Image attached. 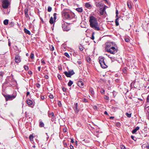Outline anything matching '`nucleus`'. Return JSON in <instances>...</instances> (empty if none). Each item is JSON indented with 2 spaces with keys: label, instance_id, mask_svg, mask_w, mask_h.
Instances as JSON below:
<instances>
[{
  "label": "nucleus",
  "instance_id": "1",
  "mask_svg": "<svg viewBox=\"0 0 149 149\" xmlns=\"http://www.w3.org/2000/svg\"><path fill=\"white\" fill-rule=\"evenodd\" d=\"M90 27L96 31H99L101 30L100 26L98 25L97 19L94 16L90 17L89 20Z\"/></svg>",
  "mask_w": 149,
  "mask_h": 149
},
{
  "label": "nucleus",
  "instance_id": "2",
  "mask_svg": "<svg viewBox=\"0 0 149 149\" xmlns=\"http://www.w3.org/2000/svg\"><path fill=\"white\" fill-rule=\"evenodd\" d=\"M61 14L62 17L65 19L69 20L72 18L69 13L67 12V10H63Z\"/></svg>",
  "mask_w": 149,
  "mask_h": 149
},
{
  "label": "nucleus",
  "instance_id": "3",
  "mask_svg": "<svg viewBox=\"0 0 149 149\" xmlns=\"http://www.w3.org/2000/svg\"><path fill=\"white\" fill-rule=\"evenodd\" d=\"M3 96L5 97V100L6 101L9 100L10 101L13 100L17 96V93H13L12 95H4Z\"/></svg>",
  "mask_w": 149,
  "mask_h": 149
},
{
  "label": "nucleus",
  "instance_id": "4",
  "mask_svg": "<svg viewBox=\"0 0 149 149\" xmlns=\"http://www.w3.org/2000/svg\"><path fill=\"white\" fill-rule=\"evenodd\" d=\"M118 50L117 47H112L110 49H107V52L110 53L112 54H115L116 53Z\"/></svg>",
  "mask_w": 149,
  "mask_h": 149
},
{
  "label": "nucleus",
  "instance_id": "5",
  "mask_svg": "<svg viewBox=\"0 0 149 149\" xmlns=\"http://www.w3.org/2000/svg\"><path fill=\"white\" fill-rule=\"evenodd\" d=\"M62 27L64 31H68L70 29V25L67 23H64L62 25Z\"/></svg>",
  "mask_w": 149,
  "mask_h": 149
},
{
  "label": "nucleus",
  "instance_id": "6",
  "mask_svg": "<svg viewBox=\"0 0 149 149\" xmlns=\"http://www.w3.org/2000/svg\"><path fill=\"white\" fill-rule=\"evenodd\" d=\"M9 4L8 0H4L2 2V7L4 9H6L8 8Z\"/></svg>",
  "mask_w": 149,
  "mask_h": 149
},
{
  "label": "nucleus",
  "instance_id": "7",
  "mask_svg": "<svg viewBox=\"0 0 149 149\" xmlns=\"http://www.w3.org/2000/svg\"><path fill=\"white\" fill-rule=\"evenodd\" d=\"M64 73L66 76L68 77H71V76L75 74L73 70L69 71L68 72H64Z\"/></svg>",
  "mask_w": 149,
  "mask_h": 149
},
{
  "label": "nucleus",
  "instance_id": "8",
  "mask_svg": "<svg viewBox=\"0 0 149 149\" xmlns=\"http://www.w3.org/2000/svg\"><path fill=\"white\" fill-rule=\"evenodd\" d=\"M21 59L20 56L19 55H17L15 56V61L16 63H19L21 62Z\"/></svg>",
  "mask_w": 149,
  "mask_h": 149
},
{
  "label": "nucleus",
  "instance_id": "9",
  "mask_svg": "<svg viewBox=\"0 0 149 149\" xmlns=\"http://www.w3.org/2000/svg\"><path fill=\"white\" fill-rule=\"evenodd\" d=\"M113 44L112 43H108L107 44L106 47H105V50L107 52L108 49H110L111 47H113Z\"/></svg>",
  "mask_w": 149,
  "mask_h": 149
},
{
  "label": "nucleus",
  "instance_id": "10",
  "mask_svg": "<svg viewBox=\"0 0 149 149\" xmlns=\"http://www.w3.org/2000/svg\"><path fill=\"white\" fill-rule=\"evenodd\" d=\"M77 85L81 88H83L84 87V84L83 82L81 81H78L77 83Z\"/></svg>",
  "mask_w": 149,
  "mask_h": 149
},
{
  "label": "nucleus",
  "instance_id": "11",
  "mask_svg": "<svg viewBox=\"0 0 149 149\" xmlns=\"http://www.w3.org/2000/svg\"><path fill=\"white\" fill-rule=\"evenodd\" d=\"M99 63L101 65L102 64H104L103 63H104V60L103 57H99Z\"/></svg>",
  "mask_w": 149,
  "mask_h": 149
},
{
  "label": "nucleus",
  "instance_id": "12",
  "mask_svg": "<svg viewBox=\"0 0 149 149\" xmlns=\"http://www.w3.org/2000/svg\"><path fill=\"white\" fill-rule=\"evenodd\" d=\"M29 11V9L28 8H26L24 9V13L25 14V17L26 18H28L29 17V15L28 13Z\"/></svg>",
  "mask_w": 149,
  "mask_h": 149
},
{
  "label": "nucleus",
  "instance_id": "13",
  "mask_svg": "<svg viewBox=\"0 0 149 149\" xmlns=\"http://www.w3.org/2000/svg\"><path fill=\"white\" fill-rule=\"evenodd\" d=\"M105 9V7H104L103 8H100V13L101 15H103Z\"/></svg>",
  "mask_w": 149,
  "mask_h": 149
},
{
  "label": "nucleus",
  "instance_id": "14",
  "mask_svg": "<svg viewBox=\"0 0 149 149\" xmlns=\"http://www.w3.org/2000/svg\"><path fill=\"white\" fill-rule=\"evenodd\" d=\"M74 109L76 113H77L79 111L78 109V103H76L75 104V107H74Z\"/></svg>",
  "mask_w": 149,
  "mask_h": 149
},
{
  "label": "nucleus",
  "instance_id": "15",
  "mask_svg": "<svg viewBox=\"0 0 149 149\" xmlns=\"http://www.w3.org/2000/svg\"><path fill=\"white\" fill-rule=\"evenodd\" d=\"M103 63L104 64H102L101 65V67L103 68H107V66L104 61Z\"/></svg>",
  "mask_w": 149,
  "mask_h": 149
},
{
  "label": "nucleus",
  "instance_id": "16",
  "mask_svg": "<svg viewBox=\"0 0 149 149\" xmlns=\"http://www.w3.org/2000/svg\"><path fill=\"white\" fill-rule=\"evenodd\" d=\"M26 102L28 105L31 106L33 104V102L30 99H27L26 100Z\"/></svg>",
  "mask_w": 149,
  "mask_h": 149
},
{
  "label": "nucleus",
  "instance_id": "17",
  "mask_svg": "<svg viewBox=\"0 0 149 149\" xmlns=\"http://www.w3.org/2000/svg\"><path fill=\"white\" fill-rule=\"evenodd\" d=\"M139 129V127L138 126H137L133 130L132 132L133 134H134Z\"/></svg>",
  "mask_w": 149,
  "mask_h": 149
},
{
  "label": "nucleus",
  "instance_id": "18",
  "mask_svg": "<svg viewBox=\"0 0 149 149\" xmlns=\"http://www.w3.org/2000/svg\"><path fill=\"white\" fill-rule=\"evenodd\" d=\"M54 18L52 17H51L49 21L50 23L51 24H52L54 23Z\"/></svg>",
  "mask_w": 149,
  "mask_h": 149
},
{
  "label": "nucleus",
  "instance_id": "19",
  "mask_svg": "<svg viewBox=\"0 0 149 149\" xmlns=\"http://www.w3.org/2000/svg\"><path fill=\"white\" fill-rule=\"evenodd\" d=\"M39 126L40 127H43L44 126V123L41 120H39Z\"/></svg>",
  "mask_w": 149,
  "mask_h": 149
},
{
  "label": "nucleus",
  "instance_id": "20",
  "mask_svg": "<svg viewBox=\"0 0 149 149\" xmlns=\"http://www.w3.org/2000/svg\"><path fill=\"white\" fill-rule=\"evenodd\" d=\"M24 32L26 34H28L29 35H31V32H30L29 30H28L27 29H26L25 28L24 29Z\"/></svg>",
  "mask_w": 149,
  "mask_h": 149
},
{
  "label": "nucleus",
  "instance_id": "21",
  "mask_svg": "<svg viewBox=\"0 0 149 149\" xmlns=\"http://www.w3.org/2000/svg\"><path fill=\"white\" fill-rule=\"evenodd\" d=\"M89 93L92 96L94 95V92L92 88H90L89 89Z\"/></svg>",
  "mask_w": 149,
  "mask_h": 149
},
{
  "label": "nucleus",
  "instance_id": "22",
  "mask_svg": "<svg viewBox=\"0 0 149 149\" xmlns=\"http://www.w3.org/2000/svg\"><path fill=\"white\" fill-rule=\"evenodd\" d=\"M96 4L97 7H100L102 6V4L100 2L97 3L96 2Z\"/></svg>",
  "mask_w": 149,
  "mask_h": 149
},
{
  "label": "nucleus",
  "instance_id": "23",
  "mask_svg": "<svg viewBox=\"0 0 149 149\" xmlns=\"http://www.w3.org/2000/svg\"><path fill=\"white\" fill-rule=\"evenodd\" d=\"M76 10L79 12H82L83 11V9L81 8H77Z\"/></svg>",
  "mask_w": 149,
  "mask_h": 149
},
{
  "label": "nucleus",
  "instance_id": "24",
  "mask_svg": "<svg viewBox=\"0 0 149 149\" xmlns=\"http://www.w3.org/2000/svg\"><path fill=\"white\" fill-rule=\"evenodd\" d=\"M118 17L116 18L115 20V23L116 26H118L119 25V24L118 22Z\"/></svg>",
  "mask_w": 149,
  "mask_h": 149
},
{
  "label": "nucleus",
  "instance_id": "25",
  "mask_svg": "<svg viewBox=\"0 0 149 149\" xmlns=\"http://www.w3.org/2000/svg\"><path fill=\"white\" fill-rule=\"evenodd\" d=\"M8 20L6 19L3 21V23L5 25H7L8 24Z\"/></svg>",
  "mask_w": 149,
  "mask_h": 149
},
{
  "label": "nucleus",
  "instance_id": "26",
  "mask_svg": "<svg viewBox=\"0 0 149 149\" xmlns=\"http://www.w3.org/2000/svg\"><path fill=\"white\" fill-rule=\"evenodd\" d=\"M50 50L51 51H53L54 50V47L52 45H50L49 46Z\"/></svg>",
  "mask_w": 149,
  "mask_h": 149
},
{
  "label": "nucleus",
  "instance_id": "27",
  "mask_svg": "<svg viewBox=\"0 0 149 149\" xmlns=\"http://www.w3.org/2000/svg\"><path fill=\"white\" fill-rule=\"evenodd\" d=\"M73 84V81H72L71 80H70L68 83V85L69 86H70L72 85Z\"/></svg>",
  "mask_w": 149,
  "mask_h": 149
},
{
  "label": "nucleus",
  "instance_id": "28",
  "mask_svg": "<svg viewBox=\"0 0 149 149\" xmlns=\"http://www.w3.org/2000/svg\"><path fill=\"white\" fill-rule=\"evenodd\" d=\"M115 125L116 126L118 127H120L121 125L120 123L118 122H116L115 123Z\"/></svg>",
  "mask_w": 149,
  "mask_h": 149
},
{
  "label": "nucleus",
  "instance_id": "29",
  "mask_svg": "<svg viewBox=\"0 0 149 149\" xmlns=\"http://www.w3.org/2000/svg\"><path fill=\"white\" fill-rule=\"evenodd\" d=\"M85 6L88 8L91 7V5L88 3H87L85 4Z\"/></svg>",
  "mask_w": 149,
  "mask_h": 149
},
{
  "label": "nucleus",
  "instance_id": "30",
  "mask_svg": "<svg viewBox=\"0 0 149 149\" xmlns=\"http://www.w3.org/2000/svg\"><path fill=\"white\" fill-rule=\"evenodd\" d=\"M79 49L81 51H83L84 50V47L83 46L81 45H80L79 46Z\"/></svg>",
  "mask_w": 149,
  "mask_h": 149
},
{
  "label": "nucleus",
  "instance_id": "31",
  "mask_svg": "<svg viewBox=\"0 0 149 149\" xmlns=\"http://www.w3.org/2000/svg\"><path fill=\"white\" fill-rule=\"evenodd\" d=\"M30 57L31 59H33L34 58V54L33 53H31L30 55Z\"/></svg>",
  "mask_w": 149,
  "mask_h": 149
},
{
  "label": "nucleus",
  "instance_id": "32",
  "mask_svg": "<svg viewBox=\"0 0 149 149\" xmlns=\"http://www.w3.org/2000/svg\"><path fill=\"white\" fill-rule=\"evenodd\" d=\"M56 15H57V14L56 13H54L53 15L54 18V22H55L56 20Z\"/></svg>",
  "mask_w": 149,
  "mask_h": 149
},
{
  "label": "nucleus",
  "instance_id": "33",
  "mask_svg": "<svg viewBox=\"0 0 149 149\" xmlns=\"http://www.w3.org/2000/svg\"><path fill=\"white\" fill-rule=\"evenodd\" d=\"M29 138L31 141H32L33 138V135L31 134L29 136Z\"/></svg>",
  "mask_w": 149,
  "mask_h": 149
},
{
  "label": "nucleus",
  "instance_id": "34",
  "mask_svg": "<svg viewBox=\"0 0 149 149\" xmlns=\"http://www.w3.org/2000/svg\"><path fill=\"white\" fill-rule=\"evenodd\" d=\"M4 74V73L3 72H0V77L1 78H2Z\"/></svg>",
  "mask_w": 149,
  "mask_h": 149
},
{
  "label": "nucleus",
  "instance_id": "35",
  "mask_svg": "<svg viewBox=\"0 0 149 149\" xmlns=\"http://www.w3.org/2000/svg\"><path fill=\"white\" fill-rule=\"evenodd\" d=\"M94 34H95V33L94 32L92 33V36H91V38L93 40H94L95 39V38H94Z\"/></svg>",
  "mask_w": 149,
  "mask_h": 149
},
{
  "label": "nucleus",
  "instance_id": "36",
  "mask_svg": "<svg viewBox=\"0 0 149 149\" xmlns=\"http://www.w3.org/2000/svg\"><path fill=\"white\" fill-rule=\"evenodd\" d=\"M127 5L129 8H132V6L131 3L128 2H127Z\"/></svg>",
  "mask_w": 149,
  "mask_h": 149
},
{
  "label": "nucleus",
  "instance_id": "37",
  "mask_svg": "<svg viewBox=\"0 0 149 149\" xmlns=\"http://www.w3.org/2000/svg\"><path fill=\"white\" fill-rule=\"evenodd\" d=\"M64 55L66 56L67 57L70 58V56L68 54L67 52H65L64 53Z\"/></svg>",
  "mask_w": 149,
  "mask_h": 149
},
{
  "label": "nucleus",
  "instance_id": "38",
  "mask_svg": "<svg viewBox=\"0 0 149 149\" xmlns=\"http://www.w3.org/2000/svg\"><path fill=\"white\" fill-rule=\"evenodd\" d=\"M52 10V8L50 6H49L48 8L47 11L49 12H50Z\"/></svg>",
  "mask_w": 149,
  "mask_h": 149
},
{
  "label": "nucleus",
  "instance_id": "39",
  "mask_svg": "<svg viewBox=\"0 0 149 149\" xmlns=\"http://www.w3.org/2000/svg\"><path fill=\"white\" fill-rule=\"evenodd\" d=\"M131 113H125V115L128 117V118H130L131 117Z\"/></svg>",
  "mask_w": 149,
  "mask_h": 149
},
{
  "label": "nucleus",
  "instance_id": "40",
  "mask_svg": "<svg viewBox=\"0 0 149 149\" xmlns=\"http://www.w3.org/2000/svg\"><path fill=\"white\" fill-rule=\"evenodd\" d=\"M63 146L65 147H67V144L66 142H65V141H63Z\"/></svg>",
  "mask_w": 149,
  "mask_h": 149
},
{
  "label": "nucleus",
  "instance_id": "41",
  "mask_svg": "<svg viewBox=\"0 0 149 149\" xmlns=\"http://www.w3.org/2000/svg\"><path fill=\"white\" fill-rule=\"evenodd\" d=\"M24 67L25 70H29V68L27 65H25Z\"/></svg>",
  "mask_w": 149,
  "mask_h": 149
},
{
  "label": "nucleus",
  "instance_id": "42",
  "mask_svg": "<svg viewBox=\"0 0 149 149\" xmlns=\"http://www.w3.org/2000/svg\"><path fill=\"white\" fill-rule=\"evenodd\" d=\"M125 41L127 42H129L130 41V39L128 38H125Z\"/></svg>",
  "mask_w": 149,
  "mask_h": 149
},
{
  "label": "nucleus",
  "instance_id": "43",
  "mask_svg": "<svg viewBox=\"0 0 149 149\" xmlns=\"http://www.w3.org/2000/svg\"><path fill=\"white\" fill-rule=\"evenodd\" d=\"M104 98L105 99L108 100H109V97L106 95L104 96Z\"/></svg>",
  "mask_w": 149,
  "mask_h": 149
},
{
  "label": "nucleus",
  "instance_id": "44",
  "mask_svg": "<svg viewBox=\"0 0 149 149\" xmlns=\"http://www.w3.org/2000/svg\"><path fill=\"white\" fill-rule=\"evenodd\" d=\"M100 92L102 94H104L105 93L104 90L103 89H102V90L100 91Z\"/></svg>",
  "mask_w": 149,
  "mask_h": 149
},
{
  "label": "nucleus",
  "instance_id": "45",
  "mask_svg": "<svg viewBox=\"0 0 149 149\" xmlns=\"http://www.w3.org/2000/svg\"><path fill=\"white\" fill-rule=\"evenodd\" d=\"M87 60L88 62L90 63L91 61V58L90 57L87 58Z\"/></svg>",
  "mask_w": 149,
  "mask_h": 149
},
{
  "label": "nucleus",
  "instance_id": "46",
  "mask_svg": "<svg viewBox=\"0 0 149 149\" xmlns=\"http://www.w3.org/2000/svg\"><path fill=\"white\" fill-rule=\"evenodd\" d=\"M120 148L121 149H126L125 147L123 145H120Z\"/></svg>",
  "mask_w": 149,
  "mask_h": 149
},
{
  "label": "nucleus",
  "instance_id": "47",
  "mask_svg": "<svg viewBox=\"0 0 149 149\" xmlns=\"http://www.w3.org/2000/svg\"><path fill=\"white\" fill-rule=\"evenodd\" d=\"M58 104L59 106L61 107V102L60 101H58Z\"/></svg>",
  "mask_w": 149,
  "mask_h": 149
},
{
  "label": "nucleus",
  "instance_id": "48",
  "mask_svg": "<svg viewBox=\"0 0 149 149\" xmlns=\"http://www.w3.org/2000/svg\"><path fill=\"white\" fill-rule=\"evenodd\" d=\"M83 102H88V100L87 99L84 98L82 100Z\"/></svg>",
  "mask_w": 149,
  "mask_h": 149
},
{
  "label": "nucleus",
  "instance_id": "49",
  "mask_svg": "<svg viewBox=\"0 0 149 149\" xmlns=\"http://www.w3.org/2000/svg\"><path fill=\"white\" fill-rule=\"evenodd\" d=\"M57 77H58V79H60V80L62 79V78H61V76L60 75L58 74V75Z\"/></svg>",
  "mask_w": 149,
  "mask_h": 149
},
{
  "label": "nucleus",
  "instance_id": "50",
  "mask_svg": "<svg viewBox=\"0 0 149 149\" xmlns=\"http://www.w3.org/2000/svg\"><path fill=\"white\" fill-rule=\"evenodd\" d=\"M36 86L38 88H39L40 87V84L39 83H37L36 84Z\"/></svg>",
  "mask_w": 149,
  "mask_h": 149
},
{
  "label": "nucleus",
  "instance_id": "51",
  "mask_svg": "<svg viewBox=\"0 0 149 149\" xmlns=\"http://www.w3.org/2000/svg\"><path fill=\"white\" fill-rule=\"evenodd\" d=\"M44 77L46 79H48L49 78L48 75H45L44 76Z\"/></svg>",
  "mask_w": 149,
  "mask_h": 149
},
{
  "label": "nucleus",
  "instance_id": "52",
  "mask_svg": "<svg viewBox=\"0 0 149 149\" xmlns=\"http://www.w3.org/2000/svg\"><path fill=\"white\" fill-rule=\"evenodd\" d=\"M49 97L51 99H53L54 98L53 96L52 95H50Z\"/></svg>",
  "mask_w": 149,
  "mask_h": 149
},
{
  "label": "nucleus",
  "instance_id": "53",
  "mask_svg": "<svg viewBox=\"0 0 149 149\" xmlns=\"http://www.w3.org/2000/svg\"><path fill=\"white\" fill-rule=\"evenodd\" d=\"M131 138L133 140H134V141H136V140L134 139V138H135L134 136H131Z\"/></svg>",
  "mask_w": 149,
  "mask_h": 149
},
{
  "label": "nucleus",
  "instance_id": "54",
  "mask_svg": "<svg viewBox=\"0 0 149 149\" xmlns=\"http://www.w3.org/2000/svg\"><path fill=\"white\" fill-rule=\"evenodd\" d=\"M28 73L30 74H32V72L30 70L28 71Z\"/></svg>",
  "mask_w": 149,
  "mask_h": 149
},
{
  "label": "nucleus",
  "instance_id": "55",
  "mask_svg": "<svg viewBox=\"0 0 149 149\" xmlns=\"http://www.w3.org/2000/svg\"><path fill=\"white\" fill-rule=\"evenodd\" d=\"M147 102H149V95L147 97Z\"/></svg>",
  "mask_w": 149,
  "mask_h": 149
},
{
  "label": "nucleus",
  "instance_id": "56",
  "mask_svg": "<svg viewBox=\"0 0 149 149\" xmlns=\"http://www.w3.org/2000/svg\"><path fill=\"white\" fill-rule=\"evenodd\" d=\"M62 90L64 92H65L66 91V88L64 87L62 88Z\"/></svg>",
  "mask_w": 149,
  "mask_h": 149
},
{
  "label": "nucleus",
  "instance_id": "57",
  "mask_svg": "<svg viewBox=\"0 0 149 149\" xmlns=\"http://www.w3.org/2000/svg\"><path fill=\"white\" fill-rule=\"evenodd\" d=\"M30 94V92H27L26 94V96H27L29 95Z\"/></svg>",
  "mask_w": 149,
  "mask_h": 149
},
{
  "label": "nucleus",
  "instance_id": "58",
  "mask_svg": "<svg viewBox=\"0 0 149 149\" xmlns=\"http://www.w3.org/2000/svg\"><path fill=\"white\" fill-rule=\"evenodd\" d=\"M70 147L71 149H73L74 148L73 146L72 145L70 146Z\"/></svg>",
  "mask_w": 149,
  "mask_h": 149
},
{
  "label": "nucleus",
  "instance_id": "59",
  "mask_svg": "<svg viewBox=\"0 0 149 149\" xmlns=\"http://www.w3.org/2000/svg\"><path fill=\"white\" fill-rule=\"evenodd\" d=\"M71 142L72 143H73L74 142V139H71Z\"/></svg>",
  "mask_w": 149,
  "mask_h": 149
},
{
  "label": "nucleus",
  "instance_id": "60",
  "mask_svg": "<svg viewBox=\"0 0 149 149\" xmlns=\"http://www.w3.org/2000/svg\"><path fill=\"white\" fill-rule=\"evenodd\" d=\"M126 71H126V70L125 69H124L123 70V72L124 73H126Z\"/></svg>",
  "mask_w": 149,
  "mask_h": 149
},
{
  "label": "nucleus",
  "instance_id": "61",
  "mask_svg": "<svg viewBox=\"0 0 149 149\" xmlns=\"http://www.w3.org/2000/svg\"><path fill=\"white\" fill-rule=\"evenodd\" d=\"M116 15H118V10H116Z\"/></svg>",
  "mask_w": 149,
  "mask_h": 149
},
{
  "label": "nucleus",
  "instance_id": "62",
  "mask_svg": "<svg viewBox=\"0 0 149 149\" xmlns=\"http://www.w3.org/2000/svg\"><path fill=\"white\" fill-rule=\"evenodd\" d=\"M38 69L39 71H40L41 70V67H38Z\"/></svg>",
  "mask_w": 149,
  "mask_h": 149
},
{
  "label": "nucleus",
  "instance_id": "63",
  "mask_svg": "<svg viewBox=\"0 0 149 149\" xmlns=\"http://www.w3.org/2000/svg\"><path fill=\"white\" fill-rule=\"evenodd\" d=\"M104 114H106V115H108V113L106 111H105L104 112Z\"/></svg>",
  "mask_w": 149,
  "mask_h": 149
},
{
  "label": "nucleus",
  "instance_id": "64",
  "mask_svg": "<svg viewBox=\"0 0 149 149\" xmlns=\"http://www.w3.org/2000/svg\"><path fill=\"white\" fill-rule=\"evenodd\" d=\"M146 148L149 149V144H148L147 146H146Z\"/></svg>",
  "mask_w": 149,
  "mask_h": 149
}]
</instances>
